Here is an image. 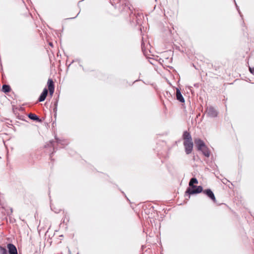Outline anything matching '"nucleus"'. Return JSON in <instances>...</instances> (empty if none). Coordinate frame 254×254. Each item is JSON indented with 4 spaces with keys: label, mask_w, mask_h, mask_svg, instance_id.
<instances>
[{
    "label": "nucleus",
    "mask_w": 254,
    "mask_h": 254,
    "mask_svg": "<svg viewBox=\"0 0 254 254\" xmlns=\"http://www.w3.org/2000/svg\"><path fill=\"white\" fill-rule=\"evenodd\" d=\"M184 145L185 146L186 153L187 154L191 153L193 148L192 141H184Z\"/></svg>",
    "instance_id": "f03ea898"
},
{
    "label": "nucleus",
    "mask_w": 254,
    "mask_h": 254,
    "mask_svg": "<svg viewBox=\"0 0 254 254\" xmlns=\"http://www.w3.org/2000/svg\"><path fill=\"white\" fill-rule=\"evenodd\" d=\"M124 9L126 11L129 10L130 11V16L132 14H133L132 10L131 9V7L129 4H127V5L126 4V3L125 4Z\"/></svg>",
    "instance_id": "dca6fc26"
},
{
    "label": "nucleus",
    "mask_w": 254,
    "mask_h": 254,
    "mask_svg": "<svg viewBox=\"0 0 254 254\" xmlns=\"http://www.w3.org/2000/svg\"><path fill=\"white\" fill-rule=\"evenodd\" d=\"M199 151H201L202 154L206 157H209L210 156V152L208 150V148L206 146L205 147L200 149Z\"/></svg>",
    "instance_id": "9b49d317"
},
{
    "label": "nucleus",
    "mask_w": 254,
    "mask_h": 254,
    "mask_svg": "<svg viewBox=\"0 0 254 254\" xmlns=\"http://www.w3.org/2000/svg\"><path fill=\"white\" fill-rule=\"evenodd\" d=\"M28 117H29V119H30L32 120L36 121L38 122L41 121V120L40 119V118L36 115H35L34 114L30 113L28 114Z\"/></svg>",
    "instance_id": "f8f14e48"
},
{
    "label": "nucleus",
    "mask_w": 254,
    "mask_h": 254,
    "mask_svg": "<svg viewBox=\"0 0 254 254\" xmlns=\"http://www.w3.org/2000/svg\"><path fill=\"white\" fill-rule=\"evenodd\" d=\"M183 138L184 139V141H192V137L190 133L187 131H185L183 134Z\"/></svg>",
    "instance_id": "1a4fd4ad"
},
{
    "label": "nucleus",
    "mask_w": 254,
    "mask_h": 254,
    "mask_svg": "<svg viewBox=\"0 0 254 254\" xmlns=\"http://www.w3.org/2000/svg\"><path fill=\"white\" fill-rule=\"evenodd\" d=\"M206 114L210 117L215 118L217 116L218 112L214 107L210 106L207 108Z\"/></svg>",
    "instance_id": "7ed1b4c3"
},
{
    "label": "nucleus",
    "mask_w": 254,
    "mask_h": 254,
    "mask_svg": "<svg viewBox=\"0 0 254 254\" xmlns=\"http://www.w3.org/2000/svg\"><path fill=\"white\" fill-rule=\"evenodd\" d=\"M47 85L49 90L50 94L52 96L55 90V85L52 79L49 78L48 80Z\"/></svg>",
    "instance_id": "39448f33"
},
{
    "label": "nucleus",
    "mask_w": 254,
    "mask_h": 254,
    "mask_svg": "<svg viewBox=\"0 0 254 254\" xmlns=\"http://www.w3.org/2000/svg\"><path fill=\"white\" fill-rule=\"evenodd\" d=\"M56 142L58 144H61L63 146H64L68 144V142L65 140H61L58 138H56Z\"/></svg>",
    "instance_id": "ddd939ff"
},
{
    "label": "nucleus",
    "mask_w": 254,
    "mask_h": 254,
    "mask_svg": "<svg viewBox=\"0 0 254 254\" xmlns=\"http://www.w3.org/2000/svg\"><path fill=\"white\" fill-rule=\"evenodd\" d=\"M52 154H53V152L51 154V157H52Z\"/></svg>",
    "instance_id": "393cba45"
},
{
    "label": "nucleus",
    "mask_w": 254,
    "mask_h": 254,
    "mask_svg": "<svg viewBox=\"0 0 254 254\" xmlns=\"http://www.w3.org/2000/svg\"><path fill=\"white\" fill-rule=\"evenodd\" d=\"M57 106H58V101H57L56 102V103H55V109H56V108H57Z\"/></svg>",
    "instance_id": "412c9836"
},
{
    "label": "nucleus",
    "mask_w": 254,
    "mask_h": 254,
    "mask_svg": "<svg viewBox=\"0 0 254 254\" xmlns=\"http://www.w3.org/2000/svg\"><path fill=\"white\" fill-rule=\"evenodd\" d=\"M176 98L180 102L184 103L185 102V99L179 88L176 89Z\"/></svg>",
    "instance_id": "9d476101"
},
{
    "label": "nucleus",
    "mask_w": 254,
    "mask_h": 254,
    "mask_svg": "<svg viewBox=\"0 0 254 254\" xmlns=\"http://www.w3.org/2000/svg\"><path fill=\"white\" fill-rule=\"evenodd\" d=\"M9 254H18L16 247L12 244L9 243L7 245Z\"/></svg>",
    "instance_id": "423d86ee"
},
{
    "label": "nucleus",
    "mask_w": 254,
    "mask_h": 254,
    "mask_svg": "<svg viewBox=\"0 0 254 254\" xmlns=\"http://www.w3.org/2000/svg\"><path fill=\"white\" fill-rule=\"evenodd\" d=\"M54 143H55L54 141L51 140V141H50L49 144H48V146H54Z\"/></svg>",
    "instance_id": "6ab92c4d"
},
{
    "label": "nucleus",
    "mask_w": 254,
    "mask_h": 254,
    "mask_svg": "<svg viewBox=\"0 0 254 254\" xmlns=\"http://www.w3.org/2000/svg\"><path fill=\"white\" fill-rule=\"evenodd\" d=\"M203 191V188L201 186H197L192 185V186H189L185 192V195L188 196L190 198V195L191 194L199 193Z\"/></svg>",
    "instance_id": "f257e3e1"
},
{
    "label": "nucleus",
    "mask_w": 254,
    "mask_h": 254,
    "mask_svg": "<svg viewBox=\"0 0 254 254\" xmlns=\"http://www.w3.org/2000/svg\"><path fill=\"white\" fill-rule=\"evenodd\" d=\"M134 15L135 16L136 18H137L138 16L140 17L141 16L140 14H139V13H137V14L136 15H135V14L134 13Z\"/></svg>",
    "instance_id": "aec40b11"
},
{
    "label": "nucleus",
    "mask_w": 254,
    "mask_h": 254,
    "mask_svg": "<svg viewBox=\"0 0 254 254\" xmlns=\"http://www.w3.org/2000/svg\"><path fill=\"white\" fill-rule=\"evenodd\" d=\"M198 184L197 180L195 178H192L190 180L189 185V186H192L194 184Z\"/></svg>",
    "instance_id": "2eb2a0df"
},
{
    "label": "nucleus",
    "mask_w": 254,
    "mask_h": 254,
    "mask_svg": "<svg viewBox=\"0 0 254 254\" xmlns=\"http://www.w3.org/2000/svg\"><path fill=\"white\" fill-rule=\"evenodd\" d=\"M10 87L8 85L4 84L2 85V90L4 93H7L10 91Z\"/></svg>",
    "instance_id": "4468645a"
},
{
    "label": "nucleus",
    "mask_w": 254,
    "mask_h": 254,
    "mask_svg": "<svg viewBox=\"0 0 254 254\" xmlns=\"http://www.w3.org/2000/svg\"><path fill=\"white\" fill-rule=\"evenodd\" d=\"M194 143L196 144L198 150L202 149V148L206 146L203 141L199 138L195 139L194 140Z\"/></svg>",
    "instance_id": "0eeeda50"
},
{
    "label": "nucleus",
    "mask_w": 254,
    "mask_h": 254,
    "mask_svg": "<svg viewBox=\"0 0 254 254\" xmlns=\"http://www.w3.org/2000/svg\"><path fill=\"white\" fill-rule=\"evenodd\" d=\"M0 254H8L7 250L1 246H0Z\"/></svg>",
    "instance_id": "f3484780"
},
{
    "label": "nucleus",
    "mask_w": 254,
    "mask_h": 254,
    "mask_svg": "<svg viewBox=\"0 0 254 254\" xmlns=\"http://www.w3.org/2000/svg\"><path fill=\"white\" fill-rule=\"evenodd\" d=\"M141 46H142V48L143 49V47H144V43H143V42L142 43Z\"/></svg>",
    "instance_id": "4be33fe9"
},
{
    "label": "nucleus",
    "mask_w": 254,
    "mask_h": 254,
    "mask_svg": "<svg viewBox=\"0 0 254 254\" xmlns=\"http://www.w3.org/2000/svg\"><path fill=\"white\" fill-rule=\"evenodd\" d=\"M203 193L206 194L210 199H211L214 202H216V199L213 191L209 189L203 190L202 191Z\"/></svg>",
    "instance_id": "20e7f679"
},
{
    "label": "nucleus",
    "mask_w": 254,
    "mask_h": 254,
    "mask_svg": "<svg viewBox=\"0 0 254 254\" xmlns=\"http://www.w3.org/2000/svg\"><path fill=\"white\" fill-rule=\"evenodd\" d=\"M249 70H250V71L251 72V73H252L253 75H254V66L252 67L250 65H249Z\"/></svg>",
    "instance_id": "a211bd4d"
},
{
    "label": "nucleus",
    "mask_w": 254,
    "mask_h": 254,
    "mask_svg": "<svg viewBox=\"0 0 254 254\" xmlns=\"http://www.w3.org/2000/svg\"><path fill=\"white\" fill-rule=\"evenodd\" d=\"M48 89L47 88H45L44 89V90H43V92L41 94V95L38 99V101L39 102L44 101L45 100V99L48 95Z\"/></svg>",
    "instance_id": "6e6552de"
},
{
    "label": "nucleus",
    "mask_w": 254,
    "mask_h": 254,
    "mask_svg": "<svg viewBox=\"0 0 254 254\" xmlns=\"http://www.w3.org/2000/svg\"><path fill=\"white\" fill-rule=\"evenodd\" d=\"M10 212L12 213V208H10Z\"/></svg>",
    "instance_id": "b1692460"
},
{
    "label": "nucleus",
    "mask_w": 254,
    "mask_h": 254,
    "mask_svg": "<svg viewBox=\"0 0 254 254\" xmlns=\"http://www.w3.org/2000/svg\"><path fill=\"white\" fill-rule=\"evenodd\" d=\"M49 45L51 46H53V44L52 43H49Z\"/></svg>",
    "instance_id": "5701e85b"
}]
</instances>
